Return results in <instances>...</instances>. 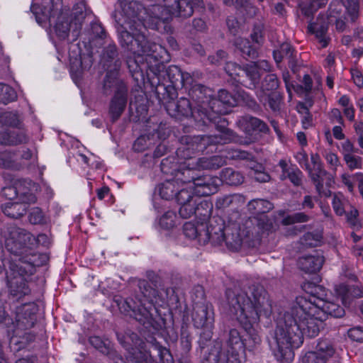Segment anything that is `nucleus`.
I'll use <instances>...</instances> for the list:
<instances>
[{
  "label": "nucleus",
  "instance_id": "34",
  "mask_svg": "<svg viewBox=\"0 0 363 363\" xmlns=\"http://www.w3.org/2000/svg\"><path fill=\"white\" fill-rule=\"evenodd\" d=\"M141 333L146 341L157 351L161 363H174L173 357L169 350L165 347L162 346L155 337L149 333L146 335L145 331L141 332Z\"/></svg>",
  "mask_w": 363,
  "mask_h": 363
},
{
  "label": "nucleus",
  "instance_id": "26",
  "mask_svg": "<svg viewBox=\"0 0 363 363\" xmlns=\"http://www.w3.org/2000/svg\"><path fill=\"white\" fill-rule=\"evenodd\" d=\"M127 101L128 91L113 94L108 107V115L112 123H115L120 118L125 109Z\"/></svg>",
  "mask_w": 363,
  "mask_h": 363
},
{
  "label": "nucleus",
  "instance_id": "57",
  "mask_svg": "<svg viewBox=\"0 0 363 363\" xmlns=\"http://www.w3.org/2000/svg\"><path fill=\"white\" fill-rule=\"evenodd\" d=\"M17 98L16 91L10 86L0 84V103L6 104Z\"/></svg>",
  "mask_w": 363,
  "mask_h": 363
},
{
  "label": "nucleus",
  "instance_id": "29",
  "mask_svg": "<svg viewBox=\"0 0 363 363\" xmlns=\"http://www.w3.org/2000/svg\"><path fill=\"white\" fill-rule=\"evenodd\" d=\"M124 52L130 53L131 55H134V57H129L127 60V65L130 72L133 73H138V72H143L144 69H146L147 67L150 68V67L147 65V63H143L142 61L144 60L143 55H145V60L147 61L148 58L153 59L155 62L161 60L164 55L167 54H162L161 55V57L156 58L152 55H150L149 53L145 52H141V53H133L128 50H125L123 49Z\"/></svg>",
  "mask_w": 363,
  "mask_h": 363
},
{
  "label": "nucleus",
  "instance_id": "1",
  "mask_svg": "<svg viewBox=\"0 0 363 363\" xmlns=\"http://www.w3.org/2000/svg\"><path fill=\"white\" fill-rule=\"evenodd\" d=\"M345 314V309L334 302L319 304L306 297L296 298L290 307L277 315L274 345L270 343L274 356L280 362H291L294 358L292 348L299 347L304 336L316 337L328 315L340 318Z\"/></svg>",
  "mask_w": 363,
  "mask_h": 363
},
{
  "label": "nucleus",
  "instance_id": "21",
  "mask_svg": "<svg viewBox=\"0 0 363 363\" xmlns=\"http://www.w3.org/2000/svg\"><path fill=\"white\" fill-rule=\"evenodd\" d=\"M220 179L211 175L198 176L194 180L193 188L196 194L201 196H208L218 191Z\"/></svg>",
  "mask_w": 363,
  "mask_h": 363
},
{
  "label": "nucleus",
  "instance_id": "18",
  "mask_svg": "<svg viewBox=\"0 0 363 363\" xmlns=\"http://www.w3.org/2000/svg\"><path fill=\"white\" fill-rule=\"evenodd\" d=\"M188 95L196 106H201V109L210 111L213 91L201 84H192L189 89Z\"/></svg>",
  "mask_w": 363,
  "mask_h": 363
},
{
  "label": "nucleus",
  "instance_id": "31",
  "mask_svg": "<svg viewBox=\"0 0 363 363\" xmlns=\"http://www.w3.org/2000/svg\"><path fill=\"white\" fill-rule=\"evenodd\" d=\"M28 140V138L22 128L0 132V145H18L25 144Z\"/></svg>",
  "mask_w": 363,
  "mask_h": 363
},
{
  "label": "nucleus",
  "instance_id": "56",
  "mask_svg": "<svg viewBox=\"0 0 363 363\" xmlns=\"http://www.w3.org/2000/svg\"><path fill=\"white\" fill-rule=\"evenodd\" d=\"M323 235L319 231L305 233L301 238L302 245L307 247H316L322 240Z\"/></svg>",
  "mask_w": 363,
  "mask_h": 363
},
{
  "label": "nucleus",
  "instance_id": "15",
  "mask_svg": "<svg viewBox=\"0 0 363 363\" xmlns=\"http://www.w3.org/2000/svg\"><path fill=\"white\" fill-rule=\"evenodd\" d=\"M224 69L230 77L246 88L250 85V81L255 82L258 77L254 68L249 67V64L241 67L235 62H228Z\"/></svg>",
  "mask_w": 363,
  "mask_h": 363
},
{
  "label": "nucleus",
  "instance_id": "35",
  "mask_svg": "<svg viewBox=\"0 0 363 363\" xmlns=\"http://www.w3.org/2000/svg\"><path fill=\"white\" fill-rule=\"evenodd\" d=\"M88 40L92 46L98 47L104 44L106 33L102 25L99 22H93L87 30Z\"/></svg>",
  "mask_w": 363,
  "mask_h": 363
},
{
  "label": "nucleus",
  "instance_id": "6",
  "mask_svg": "<svg viewBox=\"0 0 363 363\" xmlns=\"http://www.w3.org/2000/svg\"><path fill=\"white\" fill-rule=\"evenodd\" d=\"M6 247L11 253L19 257V262L28 264L32 269L35 264L36 255L32 250L35 238L23 228L15 225H9L4 232Z\"/></svg>",
  "mask_w": 363,
  "mask_h": 363
},
{
  "label": "nucleus",
  "instance_id": "10",
  "mask_svg": "<svg viewBox=\"0 0 363 363\" xmlns=\"http://www.w3.org/2000/svg\"><path fill=\"white\" fill-rule=\"evenodd\" d=\"M118 340L128 352V359L132 363H154L150 352L145 349V344L138 335L127 331L125 335L117 334Z\"/></svg>",
  "mask_w": 363,
  "mask_h": 363
},
{
  "label": "nucleus",
  "instance_id": "12",
  "mask_svg": "<svg viewBox=\"0 0 363 363\" xmlns=\"http://www.w3.org/2000/svg\"><path fill=\"white\" fill-rule=\"evenodd\" d=\"M174 99H166V110L169 116L174 118L179 116L192 117L194 121L199 123L205 111L201 106H196L190 102V100L185 97L180 98L177 102Z\"/></svg>",
  "mask_w": 363,
  "mask_h": 363
},
{
  "label": "nucleus",
  "instance_id": "63",
  "mask_svg": "<svg viewBox=\"0 0 363 363\" xmlns=\"http://www.w3.org/2000/svg\"><path fill=\"white\" fill-rule=\"evenodd\" d=\"M239 196L236 194L225 195L217 199L216 206L218 208H225L238 201Z\"/></svg>",
  "mask_w": 363,
  "mask_h": 363
},
{
  "label": "nucleus",
  "instance_id": "13",
  "mask_svg": "<svg viewBox=\"0 0 363 363\" xmlns=\"http://www.w3.org/2000/svg\"><path fill=\"white\" fill-rule=\"evenodd\" d=\"M236 123L251 142L257 140L260 133H267L269 131L267 125L263 121L250 115L240 117Z\"/></svg>",
  "mask_w": 363,
  "mask_h": 363
},
{
  "label": "nucleus",
  "instance_id": "28",
  "mask_svg": "<svg viewBox=\"0 0 363 363\" xmlns=\"http://www.w3.org/2000/svg\"><path fill=\"white\" fill-rule=\"evenodd\" d=\"M184 234L189 239H196L200 244L207 243L206 223H198L197 224L188 222L183 226Z\"/></svg>",
  "mask_w": 363,
  "mask_h": 363
},
{
  "label": "nucleus",
  "instance_id": "51",
  "mask_svg": "<svg viewBox=\"0 0 363 363\" xmlns=\"http://www.w3.org/2000/svg\"><path fill=\"white\" fill-rule=\"evenodd\" d=\"M259 101L264 106L267 104L273 111H279L281 108L282 96L277 91L271 92L266 94L263 100Z\"/></svg>",
  "mask_w": 363,
  "mask_h": 363
},
{
  "label": "nucleus",
  "instance_id": "44",
  "mask_svg": "<svg viewBox=\"0 0 363 363\" xmlns=\"http://www.w3.org/2000/svg\"><path fill=\"white\" fill-rule=\"evenodd\" d=\"M1 208L6 216L15 219L22 217L27 211V206L18 201L7 202L2 205Z\"/></svg>",
  "mask_w": 363,
  "mask_h": 363
},
{
  "label": "nucleus",
  "instance_id": "42",
  "mask_svg": "<svg viewBox=\"0 0 363 363\" xmlns=\"http://www.w3.org/2000/svg\"><path fill=\"white\" fill-rule=\"evenodd\" d=\"M180 188L179 183L175 180H167L160 184L157 187V191L160 196L165 200L174 199L178 189Z\"/></svg>",
  "mask_w": 363,
  "mask_h": 363
},
{
  "label": "nucleus",
  "instance_id": "48",
  "mask_svg": "<svg viewBox=\"0 0 363 363\" xmlns=\"http://www.w3.org/2000/svg\"><path fill=\"white\" fill-rule=\"evenodd\" d=\"M0 124L16 128H23V123L17 112L6 111L0 113Z\"/></svg>",
  "mask_w": 363,
  "mask_h": 363
},
{
  "label": "nucleus",
  "instance_id": "9",
  "mask_svg": "<svg viewBox=\"0 0 363 363\" xmlns=\"http://www.w3.org/2000/svg\"><path fill=\"white\" fill-rule=\"evenodd\" d=\"M84 7L82 4L75 8L72 13L66 11L59 13L55 30L60 39L65 40L69 35H71L72 41L77 39L85 18V13L83 12Z\"/></svg>",
  "mask_w": 363,
  "mask_h": 363
},
{
  "label": "nucleus",
  "instance_id": "36",
  "mask_svg": "<svg viewBox=\"0 0 363 363\" xmlns=\"http://www.w3.org/2000/svg\"><path fill=\"white\" fill-rule=\"evenodd\" d=\"M147 16L152 21H155V26H157L160 22L164 23L168 21L172 15L165 5L163 6L155 4L147 9Z\"/></svg>",
  "mask_w": 363,
  "mask_h": 363
},
{
  "label": "nucleus",
  "instance_id": "54",
  "mask_svg": "<svg viewBox=\"0 0 363 363\" xmlns=\"http://www.w3.org/2000/svg\"><path fill=\"white\" fill-rule=\"evenodd\" d=\"M350 202L342 195H335L333 199V208L337 216H342L345 214L347 208L350 207Z\"/></svg>",
  "mask_w": 363,
  "mask_h": 363
},
{
  "label": "nucleus",
  "instance_id": "43",
  "mask_svg": "<svg viewBox=\"0 0 363 363\" xmlns=\"http://www.w3.org/2000/svg\"><path fill=\"white\" fill-rule=\"evenodd\" d=\"M233 44L244 58L254 60L258 57L257 49L250 45L248 40L237 38L235 39Z\"/></svg>",
  "mask_w": 363,
  "mask_h": 363
},
{
  "label": "nucleus",
  "instance_id": "40",
  "mask_svg": "<svg viewBox=\"0 0 363 363\" xmlns=\"http://www.w3.org/2000/svg\"><path fill=\"white\" fill-rule=\"evenodd\" d=\"M328 29V23L325 21L323 16L318 18L315 23H311L308 26V30L315 34L323 48L326 47L328 45V40L325 38V34Z\"/></svg>",
  "mask_w": 363,
  "mask_h": 363
},
{
  "label": "nucleus",
  "instance_id": "52",
  "mask_svg": "<svg viewBox=\"0 0 363 363\" xmlns=\"http://www.w3.org/2000/svg\"><path fill=\"white\" fill-rule=\"evenodd\" d=\"M193 186H189V187H183L182 185H180V188L178 189L177 194L175 195L174 199L177 201L179 205L182 203L189 202L195 199H197L198 196H195L192 191Z\"/></svg>",
  "mask_w": 363,
  "mask_h": 363
},
{
  "label": "nucleus",
  "instance_id": "27",
  "mask_svg": "<svg viewBox=\"0 0 363 363\" xmlns=\"http://www.w3.org/2000/svg\"><path fill=\"white\" fill-rule=\"evenodd\" d=\"M100 62L106 70H120L121 61L116 45H109L104 50Z\"/></svg>",
  "mask_w": 363,
  "mask_h": 363
},
{
  "label": "nucleus",
  "instance_id": "14",
  "mask_svg": "<svg viewBox=\"0 0 363 363\" xmlns=\"http://www.w3.org/2000/svg\"><path fill=\"white\" fill-rule=\"evenodd\" d=\"M247 208L248 212L258 220V225L263 230H269L272 228V223L266 213L274 208L273 203L267 200L257 199L250 201Z\"/></svg>",
  "mask_w": 363,
  "mask_h": 363
},
{
  "label": "nucleus",
  "instance_id": "3",
  "mask_svg": "<svg viewBox=\"0 0 363 363\" xmlns=\"http://www.w3.org/2000/svg\"><path fill=\"white\" fill-rule=\"evenodd\" d=\"M228 313L237 319L249 338L247 347L252 350L262 340L253 325L261 316L269 318L272 313V301L264 287L255 282H242L225 291Z\"/></svg>",
  "mask_w": 363,
  "mask_h": 363
},
{
  "label": "nucleus",
  "instance_id": "33",
  "mask_svg": "<svg viewBox=\"0 0 363 363\" xmlns=\"http://www.w3.org/2000/svg\"><path fill=\"white\" fill-rule=\"evenodd\" d=\"M224 241L230 250L237 251L240 248L242 238L238 232L236 223H231L226 227Z\"/></svg>",
  "mask_w": 363,
  "mask_h": 363
},
{
  "label": "nucleus",
  "instance_id": "20",
  "mask_svg": "<svg viewBox=\"0 0 363 363\" xmlns=\"http://www.w3.org/2000/svg\"><path fill=\"white\" fill-rule=\"evenodd\" d=\"M213 320V312L211 304L195 302L192 313V320L195 327L208 328L212 326Z\"/></svg>",
  "mask_w": 363,
  "mask_h": 363
},
{
  "label": "nucleus",
  "instance_id": "47",
  "mask_svg": "<svg viewBox=\"0 0 363 363\" xmlns=\"http://www.w3.org/2000/svg\"><path fill=\"white\" fill-rule=\"evenodd\" d=\"M196 203V212L194 215L201 220V223H203L211 217L213 211V203L208 200L202 199L199 197L197 198Z\"/></svg>",
  "mask_w": 363,
  "mask_h": 363
},
{
  "label": "nucleus",
  "instance_id": "32",
  "mask_svg": "<svg viewBox=\"0 0 363 363\" xmlns=\"http://www.w3.org/2000/svg\"><path fill=\"white\" fill-rule=\"evenodd\" d=\"M280 81L275 74H267L262 79L260 86L256 92V96L259 100H263L265 94L271 92H275L279 88Z\"/></svg>",
  "mask_w": 363,
  "mask_h": 363
},
{
  "label": "nucleus",
  "instance_id": "25",
  "mask_svg": "<svg viewBox=\"0 0 363 363\" xmlns=\"http://www.w3.org/2000/svg\"><path fill=\"white\" fill-rule=\"evenodd\" d=\"M180 145L189 148L194 154L198 152H203L208 147L213 146L207 135L183 136L181 138Z\"/></svg>",
  "mask_w": 363,
  "mask_h": 363
},
{
  "label": "nucleus",
  "instance_id": "8",
  "mask_svg": "<svg viewBox=\"0 0 363 363\" xmlns=\"http://www.w3.org/2000/svg\"><path fill=\"white\" fill-rule=\"evenodd\" d=\"M222 113L215 112L212 110L210 111H205L199 123V125H208L209 123H214L216 130L220 132L217 135H207L212 145H224L230 143L247 144V143L243 142L236 133L228 128V122L225 118L220 116Z\"/></svg>",
  "mask_w": 363,
  "mask_h": 363
},
{
  "label": "nucleus",
  "instance_id": "38",
  "mask_svg": "<svg viewBox=\"0 0 363 363\" xmlns=\"http://www.w3.org/2000/svg\"><path fill=\"white\" fill-rule=\"evenodd\" d=\"M36 320V307L26 306L23 308V314L18 315L17 325L18 328L29 329L34 326Z\"/></svg>",
  "mask_w": 363,
  "mask_h": 363
},
{
  "label": "nucleus",
  "instance_id": "50",
  "mask_svg": "<svg viewBox=\"0 0 363 363\" xmlns=\"http://www.w3.org/2000/svg\"><path fill=\"white\" fill-rule=\"evenodd\" d=\"M249 67H252L254 68L257 77V79L255 82L250 81V85L248 86V89H255L257 87V85L260 81L261 74L259 70H263L265 72H270L272 66L269 62L267 60H258L256 62H252L249 64Z\"/></svg>",
  "mask_w": 363,
  "mask_h": 363
},
{
  "label": "nucleus",
  "instance_id": "17",
  "mask_svg": "<svg viewBox=\"0 0 363 363\" xmlns=\"http://www.w3.org/2000/svg\"><path fill=\"white\" fill-rule=\"evenodd\" d=\"M168 136L166 125L160 123L156 128L143 135L134 142L133 148L136 152H143L155 144L157 140H165Z\"/></svg>",
  "mask_w": 363,
  "mask_h": 363
},
{
  "label": "nucleus",
  "instance_id": "45",
  "mask_svg": "<svg viewBox=\"0 0 363 363\" xmlns=\"http://www.w3.org/2000/svg\"><path fill=\"white\" fill-rule=\"evenodd\" d=\"M225 163V161L221 156L216 155L198 159L195 167L196 169H216L223 166Z\"/></svg>",
  "mask_w": 363,
  "mask_h": 363
},
{
  "label": "nucleus",
  "instance_id": "58",
  "mask_svg": "<svg viewBox=\"0 0 363 363\" xmlns=\"http://www.w3.org/2000/svg\"><path fill=\"white\" fill-rule=\"evenodd\" d=\"M196 201L197 199H195L192 201L182 203L180 206L179 210V214L180 216L184 219L189 218L195 214L196 212Z\"/></svg>",
  "mask_w": 363,
  "mask_h": 363
},
{
  "label": "nucleus",
  "instance_id": "11",
  "mask_svg": "<svg viewBox=\"0 0 363 363\" xmlns=\"http://www.w3.org/2000/svg\"><path fill=\"white\" fill-rule=\"evenodd\" d=\"M23 264L13 262H11L9 264L10 270L17 274L8 278L7 285L10 294L17 299L29 294L30 291L24 275L32 274L35 264H32V269L28 267V264H26V266H23Z\"/></svg>",
  "mask_w": 363,
  "mask_h": 363
},
{
  "label": "nucleus",
  "instance_id": "61",
  "mask_svg": "<svg viewBox=\"0 0 363 363\" xmlns=\"http://www.w3.org/2000/svg\"><path fill=\"white\" fill-rule=\"evenodd\" d=\"M311 219V216L304 212H298L285 217L282 223L285 225H292L296 223H306Z\"/></svg>",
  "mask_w": 363,
  "mask_h": 363
},
{
  "label": "nucleus",
  "instance_id": "39",
  "mask_svg": "<svg viewBox=\"0 0 363 363\" xmlns=\"http://www.w3.org/2000/svg\"><path fill=\"white\" fill-rule=\"evenodd\" d=\"M190 164H188L181 169L177 170L175 173V180L179 184H190V186H194V180L198 177V174L196 172V167L194 164H192L193 167H190Z\"/></svg>",
  "mask_w": 363,
  "mask_h": 363
},
{
  "label": "nucleus",
  "instance_id": "4",
  "mask_svg": "<svg viewBox=\"0 0 363 363\" xmlns=\"http://www.w3.org/2000/svg\"><path fill=\"white\" fill-rule=\"evenodd\" d=\"M124 21L116 28L118 43L122 49L133 53L145 52L156 58L166 53L165 48L148 40L144 24L147 9L137 1L118 0Z\"/></svg>",
  "mask_w": 363,
  "mask_h": 363
},
{
  "label": "nucleus",
  "instance_id": "60",
  "mask_svg": "<svg viewBox=\"0 0 363 363\" xmlns=\"http://www.w3.org/2000/svg\"><path fill=\"white\" fill-rule=\"evenodd\" d=\"M161 171L166 174H175L178 167L177 162L174 157L163 159L160 164Z\"/></svg>",
  "mask_w": 363,
  "mask_h": 363
},
{
  "label": "nucleus",
  "instance_id": "46",
  "mask_svg": "<svg viewBox=\"0 0 363 363\" xmlns=\"http://www.w3.org/2000/svg\"><path fill=\"white\" fill-rule=\"evenodd\" d=\"M94 59L91 54L80 55L79 59L75 58L74 61H71V72H75L77 75H80L83 70L91 68L93 65Z\"/></svg>",
  "mask_w": 363,
  "mask_h": 363
},
{
  "label": "nucleus",
  "instance_id": "23",
  "mask_svg": "<svg viewBox=\"0 0 363 363\" xmlns=\"http://www.w3.org/2000/svg\"><path fill=\"white\" fill-rule=\"evenodd\" d=\"M172 16L187 18L194 13V8L189 0H163Z\"/></svg>",
  "mask_w": 363,
  "mask_h": 363
},
{
  "label": "nucleus",
  "instance_id": "59",
  "mask_svg": "<svg viewBox=\"0 0 363 363\" xmlns=\"http://www.w3.org/2000/svg\"><path fill=\"white\" fill-rule=\"evenodd\" d=\"M351 21L354 22L359 16V0H342Z\"/></svg>",
  "mask_w": 363,
  "mask_h": 363
},
{
  "label": "nucleus",
  "instance_id": "62",
  "mask_svg": "<svg viewBox=\"0 0 363 363\" xmlns=\"http://www.w3.org/2000/svg\"><path fill=\"white\" fill-rule=\"evenodd\" d=\"M176 214L172 211H167L160 218V225L166 230L172 228L175 225Z\"/></svg>",
  "mask_w": 363,
  "mask_h": 363
},
{
  "label": "nucleus",
  "instance_id": "53",
  "mask_svg": "<svg viewBox=\"0 0 363 363\" xmlns=\"http://www.w3.org/2000/svg\"><path fill=\"white\" fill-rule=\"evenodd\" d=\"M304 289L308 294H310L313 296V298H316L318 300V303H316L315 300L312 301V302L319 304H322L323 302H324L323 298L326 296L324 287L312 283H308L304 286Z\"/></svg>",
  "mask_w": 363,
  "mask_h": 363
},
{
  "label": "nucleus",
  "instance_id": "16",
  "mask_svg": "<svg viewBox=\"0 0 363 363\" xmlns=\"http://www.w3.org/2000/svg\"><path fill=\"white\" fill-rule=\"evenodd\" d=\"M335 354L333 344L328 340L318 341L315 351L308 352L303 357V363H327Z\"/></svg>",
  "mask_w": 363,
  "mask_h": 363
},
{
  "label": "nucleus",
  "instance_id": "30",
  "mask_svg": "<svg viewBox=\"0 0 363 363\" xmlns=\"http://www.w3.org/2000/svg\"><path fill=\"white\" fill-rule=\"evenodd\" d=\"M324 262V258L319 254L303 256L299 258L298 265L306 273L313 274L318 272Z\"/></svg>",
  "mask_w": 363,
  "mask_h": 363
},
{
  "label": "nucleus",
  "instance_id": "41",
  "mask_svg": "<svg viewBox=\"0 0 363 363\" xmlns=\"http://www.w3.org/2000/svg\"><path fill=\"white\" fill-rule=\"evenodd\" d=\"M306 169L315 186L316 191L321 192L323 188L324 177L328 175V172L323 168V164L313 167V168H310L309 165L306 164Z\"/></svg>",
  "mask_w": 363,
  "mask_h": 363
},
{
  "label": "nucleus",
  "instance_id": "7",
  "mask_svg": "<svg viewBox=\"0 0 363 363\" xmlns=\"http://www.w3.org/2000/svg\"><path fill=\"white\" fill-rule=\"evenodd\" d=\"M245 354V343L240 333L231 329L226 340V350L223 352L219 343L214 345L202 363H242Z\"/></svg>",
  "mask_w": 363,
  "mask_h": 363
},
{
  "label": "nucleus",
  "instance_id": "37",
  "mask_svg": "<svg viewBox=\"0 0 363 363\" xmlns=\"http://www.w3.org/2000/svg\"><path fill=\"white\" fill-rule=\"evenodd\" d=\"M235 104L234 97L226 90L220 89L218 93L217 98L213 95L211 100V110L215 112H223L222 105L233 106Z\"/></svg>",
  "mask_w": 363,
  "mask_h": 363
},
{
  "label": "nucleus",
  "instance_id": "2",
  "mask_svg": "<svg viewBox=\"0 0 363 363\" xmlns=\"http://www.w3.org/2000/svg\"><path fill=\"white\" fill-rule=\"evenodd\" d=\"M147 277L153 286L146 280H138L139 292L134 298L117 299L116 302L121 313L128 314L135 318L149 333L154 334L170 327V315L159 313L157 306L177 303L179 298L174 288H167L162 291L157 289L159 277L152 272L147 273Z\"/></svg>",
  "mask_w": 363,
  "mask_h": 363
},
{
  "label": "nucleus",
  "instance_id": "22",
  "mask_svg": "<svg viewBox=\"0 0 363 363\" xmlns=\"http://www.w3.org/2000/svg\"><path fill=\"white\" fill-rule=\"evenodd\" d=\"M226 227L222 218H210L208 224L206 223L207 242H211L214 245H220L224 241Z\"/></svg>",
  "mask_w": 363,
  "mask_h": 363
},
{
  "label": "nucleus",
  "instance_id": "64",
  "mask_svg": "<svg viewBox=\"0 0 363 363\" xmlns=\"http://www.w3.org/2000/svg\"><path fill=\"white\" fill-rule=\"evenodd\" d=\"M250 38L254 43L258 45L263 43L264 40L263 23L259 22L254 25Z\"/></svg>",
  "mask_w": 363,
  "mask_h": 363
},
{
  "label": "nucleus",
  "instance_id": "49",
  "mask_svg": "<svg viewBox=\"0 0 363 363\" xmlns=\"http://www.w3.org/2000/svg\"><path fill=\"white\" fill-rule=\"evenodd\" d=\"M223 179L229 185L238 186L244 182V176L232 168H225L221 172Z\"/></svg>",
  "mask_w": 363,
  "mask_h": 363
},
{
  "label": "nucleus",
  "instance_id": "55",
  "mask_svg": "<svg viewBox=\"0 0 363 363\" xmlns=\"http://www.w3.org/2000/svg\"><path fill=\"white\" fill-rule=\"evenodd\" d=\"M89 342L92 347L102 354H109L111 351V342L108 340H104L99 336H91L89 337Z\"/></svg>",
  "mask_w": 363,
  "mask_h": 363
},
{
  "label": "nucleus",
  "instance_id": "5",
  "mask_svg": "<svg viewBox=\"0 0 363 363\" xmlns=\"http://www.w3.org/2000/svg\"><path fill=\"white\" fill-rule=\"evenodd\" d=\"M164 60V57L147 70L150 84L160 101L177 98V90L184 86L186 77H189L188 73L184 74L176 65L165 69Z\"/></svg>",
  "mask_w": 363,
  "mask_h": 363
},
{
  "label": "nucleus",
  "instance_id": "24",
  "mask_svg": "<svg viewBox=\"0 0 363 363\" xmlns=\"http://www.w3.org/2000/svg\"><path fill=\"white\" fill-rule=\"evenodd\" d=\"M51 7L48 9H43L39 5L33 4L30 10L35 17V20L38 23H41L46 19L51 21V18H54L56 15L62 10V0H50Z\"/></svg>",
  "mask_w": 363,
  "mask_h": 363
},
{
  "label": "nucleus",
  "instance_id": "19",
  "mask_svg": "<svg viewBox=\"0 0 363 363\" xmlns=\"http://www.w3.org/2000/svg\"><path fill=\"white\" fill-rule=\"evenodd\" d=\"M106 73L102 82V93L104 95H110L128 91V86L125 81L119 77L120 70H106Z\"/></svg>",
  "mask_w": 363,
  "mask_h": 363
}]
</instances>
